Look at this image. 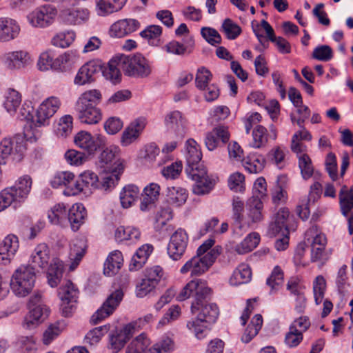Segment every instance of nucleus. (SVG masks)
Returning <instances> with one entry per match:
<instances>
[{
    "label": "nucleus",
    "mask_w": 353,
    "mask_h": 353,
    "mask_svg": "<svg viewBox=\"0 0 353 353\" xmlns=\"http://www.w3.org/2000/svg\"><path fill=\"white\" fill-rule=\"evenodd\" d=\"M212 290L207 285L205 281L201 279H194L188 282L176 296V300L183 301L190 297H194L191 305V312L196 314V319L210 324L216 321L219 316V308L214 303H205L211 296Z\"/></svg>",
    "instance_id": "nucleus-1"
},
{
    "label": "nucleus",
    "mask_w": 353,
    "mask_h": 353,
    "mask_svg": "<svg viewBox=\"0 0 353 353\" xmlns=\"http://www.w3.org/2000/svg\"><path fill=\"white\" fill-rule=\"evenodd\" d=\"M30 265L36 268L47 270L48 283L54 288L60 283L63 272V263L57 257L52 256L47 244L37 245L31 254Z\"/></svg>",
    "instance_id": "nucleus-2"
},
{
    "label": "nucleus",
    "mask_w": 353,
    "mask_h": 353,
    "mask_svg": "<svg viewBox=\"0 0 353 353\" xmlns=\"http://www.w3.org/2000/svg\"><path fill=\"white\" fill-rule=\"evenodd\" d=\"M99 90L93 89L84 92L77 99L74 112L80 122L85 124H96L101 120V113L97 107L101 100Z\"/></svg>",
    "instance_id": "nucleus-3"
},
{
    "label": "nucleus",
    "mask_w": 353,
    "mask_h": 353,
    "mask_svg": "<svg viewBox=\"0 0 353 353\" xmlns=\"http://www.w3.org/2000/svg\"><path fill=\"white\" fill-rule=\"evenodd\" d=\"M214 243L213 239L206 240L197 249L196 255L182 266L180 272L186 274L190 272L192 276H199L205 272L219 255L218 250L211 249Z\"/></svg>",
    "instance_id": "nucleus-4"
},
{
    "label": "nucleus",
    "mask_w": 353,
    "mask_h": 353,
    "mask_svg": "<svg viewBox=\"0 0 353 353\" xmlns=\"http://www.w3.org/2000/svg\"><path fill=\"white\" fill-rule=\"evenodd\" d=\"M40 137V132H33L31 136L28 130H26L23 134H18L12 138L2 140L0 143V165L5 164V160L9 157L14 161H21L27 148L26 140L37 141Z\"/></svg>",
    "instance_id": "nucleus-5"
},
{
    "label": "nucleus",
    "mask_w": 353,
    "mask_h": 353,
    "mask_svg": "<svg viewBox=\"0 0 353 353\" xmlns=\"http://www.w3.org/2000/svg\"><path fill=\"white\" fill-rule=\"evenodd\" d=\"M36 272L30 265H21L14 270L10 279V288L19 297L28 295L34 287Z\"/></svg>",
    "instance_id": "nucleus-6"
},
{
    "label": "nucleus",
    "mask_w": 353,
    "mask_h": 353,
    "mask_svg": "<svg viewBox=\"0 0 353 353\" xmlns=\"http://www.w3.org/2000/svg\"><path fill=\"white\" fill-rule=\"evenodd\" d=\"M120 68L127 76L146 78L152 73L150 61L141 54L120 55Z\"/></svg>",
    "instance_id": "nucleus-7"
},
{
    "label": "nucleus",
    "mask_w": 353,
    "mask_h": 353,
    "mask_svg": "<svg viewBox=\"0 0 353 353\" xmlns=\"http://www.w3.org/2000/svg\"><path fill=\"white\" fill-rule=\"evenodd\" d=\"M305 234L307 236L313 238L311 244V261L318 263L319 266H323L331 255V252L326 250L327 239L325 235L318 232L316 225L311 227Z\"/></svg>",
    "instance_id": "nucleus-8"
},
{
    "label": "nucleus",
    "mask_w": 353,
    "mask_h": 353,
    "mask_svg": "<svg viewBox=\"0 0 353 353\" xmlns=\"http://www.w3.org/2000/svg\"><path fill=\"white\" fill-rule=\"evenodd\" d=\"M61 105L60 99L51 96L46 99L39 106L35 114V127L49 125L50 119L58 111Z\"/></svg>",
    "instance_id": "nucleus-9"
},
{
    "label": "nucleus",
    "mask_w": 353,
    "mask_h": 353,
    "mask_svg": "<svg viewBox=\"0 0 353 353\" xmlns=\"http://www.w3.org/2000/svg\"><path fill=\"white\" fill-rule=\"evenodd\" d=\"M123 297L122 290L118 289L110 294L102 305L92 314L90 322L98 324L113 314Z\"/></svg>",
    "instance_id": "nucleus-10"
},
{
    "label": "nucleus",
    "mask_w": 353,
    "mask_h": 353,
    "mask_svg": "<svg viewBox=\"0 0 353 353\" xmlns=\"http://www.w3.org/2000/svg\"><path fill=\"white\" fill-rule=\"evenodd\" d=\"M77 288L70 281H64L59 289V296L61 300V310L65 316H70L75 308L79 297Z\"/></svg>",
    "instance_id": "nucleus-11"
},
{
    "label": "nucleus",
    "mask_w": 353,
    "mask_h": 353,
    "mask_svg": "<svg viewBox=\"0 0 353 353\" xmlns=\"http://www.w3.org/2000/svg\"><path fill=\"white\" fill-rule=\"evenodd\" d=\"M57 15V10L51 6L35 9L28 16L29 23L35 28H46L51 25Z\"/></svg>",
    "instance_id": "nucleus-12"
},
{
    "label": "nucleus",
    "mask_w": 353,
    "mask_h": 353,
    "mask_svg": "<svg viewBox=\"0 0 353 353\" xmlns=\"http://www.w3.org/2000/svg\"><path fill=\"white\" fill-rule=\"evenodd\" d=\"M188 243V236L186 232L179 228L170 236L168 245V253L171 259L178 261L184 254Z\"/></svg>",
    "instance_id": "nucleus-13"
},
{
    "label": "nucleus",
    "mask_w": 353,
    "mask_h": 353,
    "mask_svg": "<svg viewBox=\"0 0 353 353\" xmlns=\"http://www.w3.org/2000/svg\"><path fill=\"white\" fill-rule=\"evenodd\" d=\"M74 143L78 147L91 154L103 147L105 144V140L104 137L100 134L92 137L88 132L81 131L74 137Z\"/></svg>",
    "instance_id": "nucleus-14"
},
{
    "label": "nucleus",
    "mask_w": 353,
    "mask_h": 353,
    "mask_svg": "<svg viewBox=\"0 0 353 353\" xmlns=\"http://www.w3.org/2000/svg\"><path fill=\"white\" fill-rule=\"evenodd\" d=\"M133 333L125 325L123 328L112 330L108 334L107 347L111 353L119 352L132 336Z\"/></svg>",
    "instance_id": "nucleus-15"
},
{
    "label": "nucleus",
    "mask_w": 353,
    "mask_h": 353,
    "mask_svg": "<svg viewBox=\"0 0 353 353\" xmlns=\"http://www.w3.org/2000/svg\"><path fill=\"white\" fill-rule=\"evenodd\" d=\"M263 203L258 196L249 199L246 204V223L253 227L264 219L263 214Z\"/></svg>",
    "instance_id": "nucleus-16"
},
{
    "label": "nucleus",
    "mask_w": 353,
    "mask_h": 353,
    "mask_svg": "<svg viewBox=\"0 0 353 353\" xmlns=\"http://www.w3.org/2000/svg\"><path fill=\"white\" fill-rule=\"evenodd\" d=\"M101 71V67L94 61H88L83 65L77 72L74 83L77 85H83L90 83L95 80L96 75Z\"/></svg>",
    "instance_id": "nucleus-17"
},
{
    "label": "nucleus",
    "mask_w": 353,
    "mask_h": 353,
    "mask_svg": "<svg viewBox=\"0 0 353 353\" xmlns=\"http://www.w3.org/2000/svg\"><path fill=\"white\" fill-rule=\"evenodd\" d=\"M139 26V22L134 19L119 20L110 26L109 34L111 37L122 38L135 32Z\"/></svg>",
    "instance_id": "nucleus-18"
},
{
    "label": "nucleus",
    "mask_w": 353,
    "mask_h": 353,
    "mask_svg": "<svg viewBox=\"0 0 353 353\" xmlns=\"http://www.w3.org/2000/svg\"><path fill=\"white\" fill-rule=\"evenodd\" d=\"M230 134L227 127L220 125L215 127L206 134L205 144L206 148L212 151L219 146L220 143L225 144L230 139Z\"/></svg>",
    "instance_id": "nucleus-19"
},
{
    "label": "nucleus",
    "mask_w": 353,
    "mask_h": 353,
    "mask_svg": "<svg viewBox=\"0 0 353 353\" xmlns=\"http://www.w3.org/2000/svg\"><path fill=\"white\" fill-rule=\"evenodd\" d=\"M29 312L24 317L22 325L26 329H32L43 322L49 315L50 310L46 305L29 307Z\"/></svg>",
    "instance_id": "nucleus-20"
},
{
    "label": "nucleus",
    "mask_w": 353,
    "mask_h": 353,
    "mask_svg": "<svg viewBox=\"0 0 353 353\" xmlns=\"http://www.w3.org/2000/svg\"><path fill=\"white\" fill-rule=\"evenodd\" d=\"M165 124L168 131L176 137H183L185 134L186 120L178 110L169 112L165 117Z\"/></svg>",
    "instance_id": "nucleus-21"
},
{
    "label": "nucleus",
    "mask_w": 353,
    "mask_h": 353,
    "mask_svg": "<svg viewBox=\"0 0 353 353\" xmlns=\"http://www.w3.org/2000/svg\"><path fill=\"white\" fill-rule=\"evenodd\" d=\"M21 31L18 22L10 17H0V41L8 42L16 39Z\"/></svg>",
    "instance_id": "nucleus-22"
},
{
    "label": "nucleus",
    "mask_w": 353,
    "mask_h": 353,
    "mask_svg": "<svg viewBox=\"0 0 353 353\" xmlns=\"http://www.w3.org/2000/svg\"><path fill=\"white\" fill-rule=\"evenodd\" d=\"M119 152V148L117 146L106 148L99 157V165L105 171H112L119 163H122L124 165V161L117 159Z\"/></svg>",
    "instance_id": "nucleus-23"
},
{
    "label": "nucleus",
    "mask_w": 353,
    "mask_h": 353,
    "mask_svg": "<svg viewBox=\"0 0 353 353\" xmlns=\"http://www.w3.org/2000/svg\"><path fill=\"white\" fill-rule=\"evenodd\" d=\"M160 186L155 183L147 185L143 191L141 198L140 210L146 212L154 208L160 194Z\"/></svg>",
    "instance_id": "nucleus-24"
},
{
    "label": "nucleus",
    "mask_w": 353,
    "mask_h": 353,
    "mask_svg": "<svg viewBox=\"0 0 353 353\" xmlns=\"http://www.w3.org/2000/svg\"><path fill=\"white\" fill-rule=\"evenodd\" d=\"M290 216L289 210L286 208H281L274 216V220L270 223L268 233L271 236H276L279 233H289L287 224Z\"/></svg>",
    "instance_id": "nucleus-25"
},
{
    "label": "nucleus",
    "mask_w": 353,
    "mask_h": 353,
    "mask_svg": "<svg viewBox=\"0 0 353 353\" xmlns=\"http://www.w3.org/2000/svg\"><path fill=\"white\" fill-rule=\"evenodd\" d=\"M146 125V119L140 117L132 122L123 131L121 137V143L128 146L134 142L140 135Z\"/></svg>",
    "instance_id": "nucleus-26"
},
{
    "label": "nucleus",
    "mask_w": 353,
    "mask_h": 353,
    "mask_svg": "<svg viewBox=\"0 0 353 353\" xmlns=\"http://www.w3.org/2000/svg\"><path fill=\"white\" fill-rule=\"evenodd\" d=\"M6 64L10 69H21L32 63L30 54L24 50L10 52L6 54Z\"/></svg>",
    "instance_id": "nucleus-27"
},
{
    "label": "nucleus",
    "mask_w": 353,
    "mask_h": 353,
    "mask_svg": "<svg viewBox=\"0 0 353 353\" xmlns=\"http://www.w3.org/2000/svg\"><path fill=\"white\" fill-rule=\"evenodd\" d=\"M125 165L122 163H117V166L112 170L109 171L110 173L99 178L98 188L103 191H110L113 189L120 179V175L123 172Z\"/></svg>",
    "instance_id": "nucleus-28"
},
{
    "label": "nucleus",
    "mask_w": 353,
    "mask_h": 353,
    "mask_svg": "<svg viewBox=\"0 0 353 353\" xmlns=\"http://www.w3.org/2000/svg\"><path fill=\"white\" fill-rule=\"evenodd\" d=\"M86 216L87 212L84 206L81 203H75L68 210V223L73 231H77L84 223Z\"/></svg>",
    "instance_id": "nucleus-29"
},
{
    "label": "nucleus",
    "mask_w": 353,
    "mask_h": 353,
    "mask_svg": "<svg viewBox=\"0 0 353 353\" xmlns=\"http://www.w3.org/2000/svg\"><path fill=\"white\" fill-rule=\"evenodd\" d=\"M61 17L67 24L80 25L89 19L90 12L86 8L67 9L62 11Z\"/></svg>",
    "instance_id": "nucleus-30"
},
{
    "label": "nucleus",
    "mask_w": 353,
    "mask_h": 353,
    "mask_svg": "<svg viewBox=\"0 0 353 353\" xmlns=\"http://www.w3.org/2000/svg\"><path fill=\"white\" fill-rule=\"evenodd\" d=\"M153 246L150 244H145L141 246L133 255L129 268L130 271H137L141 269L146 263L149 256L153 251Z\"/></svg>",
    "instance_id": "nucleus-31"
},
{
    "label": "nucleus",
    "mask_w": 353,
    "mask_h": 353,
    "mask_svg": "<svg viewBox=\"0 0 353 353\" xmlns=\"http://www.w3.org/2000/svg\"><path fill=\"white\" fill-rule=\"evenodd\" d=\"M32 185V179L29 175H23L18 179L14 185L10 187L14 190L15 196L23 203L30 192Z\"/></svg>",
    "instance_id": "nucleus-32"
},
{
    "label": "nucleus",
    "mask_w": 353,
    "mask_h": 353,
    "mask_svg": "<svg viewBox=\"0 0 353 353\" xmlns=\"http://www.w3.org/2000/svg\"><path fill=\"white\" fill-rule=\"evenodd\" d=\"M123 261L121 252L116 250L111 252L104 263V274L109 276L116 274L121 268Z\"/></svg>",
    "instance_id": "nucleus-33"
},
{
    "label": "nucleus",
    "mask_w": 353,
    "mask_h": 353,
    "mask_svg": "<svg viewBox=\"0 0 353 353\" xmlns=\"http://www.w3.org/2000/svg\"><path fill=\"white\" fill-rule=\"evenodd\" d=\"M67 206L64 203L54 205L48 212L49 221L54 225H65L68 223Z\"/></svg>",
    "instance_id": "nucleus-34"
},
{
    "label": "nucleus",
    "mask_w": 353,
    "mask_h": 353,
    "mask_svg": "<svg viewBox=\"0 0 353 353\" xmlns=\"http://www.w3.org/2000/svg\"><path fill=\"white\" fill-rule=\"evenodd\" d=\"M114 236L119 242L126 241L132 243L140 239L141 232L139 229L134 227L120 226L116 230Z\"/></svg>",
    "instance_id": "nucleus-35"
},
{
    "label": "nucleus",
    "mask_w": 353,
    "mask_h": 353,
    "mask_svg": "<svg viewBox=\"0 0 353 353\" xmlns=\"http://www.w3.org/2000/svg\"><path fill=\"white\" fill-rule=\"evenodd\" d=\"M85 252V243L82 239L74 241L70 246L69 256L72 261L70 270L73 271L79 264Z\"/></svg>",
    "instance_id": "nucleus-36"
},
{
    "label": "nucleus",
    "mask_w": 353,
    "mask_h": 353,
    "mask_svg": "<svg viewBox=\"0 0 353 353\" xmlns=\"http://www.w3.org/2000/svg\"><path fill=\"white\" fill-rule=\"evenodd\" d=\"M265 164L264 157L258 154H250L243 160V165L246 170L252 174L261 172Z\"/></svg>",
    "instance_id": "nucleus-37"
},
{
    "label": "nucleus",
    "mask_w": 353,
    "mask_h": 353,
    "mask_svg": "<svg viewBox=\"0 0 353 353\" xmlns=\"http://www.w3.org/2000/svg\"><path fill=\"white\" fill-rule=\"evenodd\" d=\"M251 277L252 272L250 266L248 264L241 263L233 272L230 283L232 285L247 283L251 280Z\"/></svg>",
    "instance_id": "nucleus-38"
},
{
    "label": "nucleus",
    "mask_w": 353,
    "mask_h": 353,
    "mask_svg": "<svg viewBox=\"0 0 353 353\" xmlns=\"http://www.w3.org/2000/svg\"><path fill=\"white\" fill-rule=\"evenodd\" d=\"M259 242L260 235L257 232H252L234 247V250L239 254H244L253 250Z\"/></svg>",
    "instance_id": "nucleus-39"
},
{
    "label": "nucleus",
    "mask_w": 353,
    "mask_h": 353,
    "mask_svg": "<svg viewBox=\"0 0 353 353\" xmlns=\"http://www.w3.org/2000/svg\"><path fill=\"white\" fill-rule=\"evenodd\" d=\"M188 192L181 187H168L167 189V201L176 206L183 205L188 199Z\"/></svg>",
    "instance_id": "nucleus-40"
},
{
    "label": "nucleus",
    "mask_w": 353,
    "mask_h": 353,
    "mask_svg": "<svg viewBox=\"0 0 353 353\" xmlns=\"http://www.w3.org/2000/svg\"><path fill=\"white\" fill-rule=\"evenodd\" d=\"M120 55L112 59L106 67L103 70V74L105 79L111 81L113 83L120 81L121 74L120 70Z\"/></svg>",
    "instance_id": "nucleus-41"
},
{
    "label": "nucleus",
    "mask_w": 353,
    "mask_h": 353,
    "mask_svg": "<svg viewBox=\"0 0 353 353\" xmlns=\"http://www.w3.org/2000/svg\"><path fill=\"white\" fill-rule=\"evenodd\" d=\"M139 195V189L137 185H125L120 192V201L123 208H130Z\"/></svg>",
    "instance_id": "nucleus-42"
},
{
    "label": "nucleus",
    "mask_w": 353,
    "mask_h": 353,
    "mask_svg": "<svg viewBox=\"0 0 353 353\" xmlns=\"http://www.w3.org/2000/svg\"><path fill=\"white\" fill-rule=\"evenodd\" d=\"M150 344V339L145 333H141L127 345L125 353H145Z\"/></svg>",
    "instance_id": "nucleus-43"
},
{
    "label": "nucleus",
    "mask_w": 353,
    "mask_h": 353,
    "mask_svg": "<svg viewBox=\"0 0 353 353\" xmlns=\"http://www.w3.org/2000/svg\"><path fill=\"white\" fill-rule=\"evenodd\" d=\"M185 156L187 165H195L201 160L202 154L199 146L193 139H189L185 143Z\"/></svg>",
    "instance_id": "nucleus-44"
},
{
    "label": "nucleus",
    "mask_w": 353,
    "mask_h": 353,
    "mask_svg": "<svg viewBox=\"0 0 353 353\" xmlns=\"http://www.w3.org/2000/svg\"><path fill=\"white\" fill-rule=\"evenodd\" d=\"M21 103V94L14 90L8 89L3 102V107L10 114H14Z\"/></svg>",
    "instance_id": "nucleus-45"
},
{
    "label": "nucleus",
    "mask_w": 353,
    "mask_h": 353,
    "mask_svg": "<svg viewBox=\"0 0 353 353\" xmlns=\"http://www.w3.org/2000/svg\"><path fill=\"white\" fill-rule=\"evenodd\" d=\"M14 190L7 188L0 192V212L12 205L14 209L19 208L21 201L15 196Z\"/></svg>",
    "instance_id": "nucleus-46"
},
{
    "label": "nucleus",
    "mask_w": 353,
    "mask_h": 353,
    "mask_svg": "<svg viewBox=\"0 0 353 353\" xmlns=\"http://www.w3.org/2000/svg\"><path fill=\"white\" fill-rule=\"evenodd\" d=\"M34 112V108L30 102H25L19 111V113L18 114V118L20 120H26L27 121H30V129H26V130H28L29 134L32 136L33 132H39L37 130L35 129V115L33 116Z\"/></svg>",
    "instance_id": "nucleus-47"
},
{
    "label": "nucleus",
    "mask_w": 353,
    "mask_h": 353,
    "mask_svg": "<svg viewBox=\"0 0 353 353\" xmlns=\"http://www.w3.org/2000/svg\"><path fill=\"white\" fill-rule=\"evenodd\" d=\"M252 141L250 145L254 148L264 147L268 141V133L267 129L261 125H256L252 130Z\"/></svg>",
    "instance_id": "nucleus-48"
},
{
    "label": "nucleus",
    "mask_w": 353,
    "mask_h": 353,
    "mask_svg": "<svg viewBox=\"0 0 353 353\" xmlns=\"http://www.w3.org/2000/svg\"><path fill=\"white\" fill-rule=\"evenodd\" d=\"M286 181L287 179L283 175L279 176L277 178L276 184L272 192V202L275 205L285 202L287 199V192L285 190Z\"/></svg>",
    "instance_id": "nucleus-49"
},
{
    "label": "nucleus",
    "mask_w": 353,
    "mask_h": 353,
    "mask_svg": "<svg viewBox=\"0 0 353 353\" xmlns=\"http://www.w3.org/2000/svg\"><path fill=\"white\" fill-rule=\"evenodd\" d=\"M66 324L63 321H58L49 325L43 334V342L46 345L50 344L65 328Z\"/></svg>",
    "instance_id": "nucleus-50"
},
{
    "label": "nucleus",
    "mask_w": 353,
    "mask_h": 353,
    "mask_svg": "<svg viewBox=\"0 0 353 353\" xmlns=\"http://www.w3.org/2000/svg\"><path fill=\"white\" fill-rule=\"evenodd\" d=\"M84 194H90L98 188L99 177L93 172L87 170L80 174Z\"/></svg>",
    "instance_id": "nucleus-51"
},
{
    "label": "nucleus",
    "mask_w": 353,
    "mask_h": 353,
    "mask_svg": "<svg viewBox=\"0 0 353 353\" xmlns=\"http://www.w3.org/2000/svg\"><path fill=\"white\" fill-rule=\"evenodd\" d=\"M192 187V191L195 194L203 195L208 194L215 185V180L210 178L208 174L198 180H195Z\"/></svg>",
    "instance_id": "nucleus-52"
},
{
    "label": "nucleus",
    "mask_w": 353,
    "mask_h": 353,
    "mask_svg": "<svg viewBox=\"0 0 353 353\" xmlns=\"http://www.w3.org/2000/svg\"><path fill=\"white\" fill-rule=\"evenodd\" d=\"M161 34L162 28L160 26L150 25L140 32V36L147 39L150 45L157 46L159 45Z\"/></svg>",
    "instance_id": "nucleus-53"
},
{
    "label": "nucleus",
    "mask_w": 353,
    "mask_h": 353,
    "mask_svg": "<svg viewBox=\"0 0 353 353\" xmlns=\"http://www.w3.org/2000/svg\"><path fill=\"white\" fill-rule=\"evenodd\" d=\"M339 204L343 215L347 216L353 208V193L347 192V185L341 187L339 192Z\"/></svg>",
    "instance_id": "nucleus-54"
},
{
    "label": "nucleus",
    "mask_w": 353,
    "mask_h": 353,
    "mask_svg": "<svg viewBox=\"0 0 353 353\" xmlns=\"http://www.w3.org/2000/svg\"><path fill=\"white\" fill-rule=\"evenodd\" d=\"M283 281L284 272L280 266L276 265L267 279L266 284L270 288L271 292H274L283 285Z\"/></svg>",
    "instance_id": "nucleus-55"
},
{
    "label": "nucleus",
    "mask_w": 353,
    "mask_h": 353,
    "mask_svg": "<svg viewBox=\"0 0 353 353\" xmlns=\"http://www.w3.org/2000/svg\"><path fill=\"white\" fill-rule=\"evenodd\" d=\"M18 237L14 234H8L3 241L0 247V255L7 254L8 256H13L19 248Z\"/></svg>",
    "instance_id": "nucleus-56"
},
{
    "label": "nucleus",
    "mask_w": 353,
    "mask_h": 353,
    "mask_svg": "<svg viewBox=\"0 0 353 353\" xmlns=\"http://www.w3.org/2000/svg\"><path fill=\"white\" fill-rule=\"evenodd\" d=\"M74 177V174L69 171L57 172L50 180V184L52 188H58L60 187H65L66 188L70 180Z\"/></svg>",
    "instance_id": "nucleus-57"
},
{
    "label": "nucleus",
    "mask_w": 353,
    "mask_h": 353,
    "mask_svg": "<svg viewBox=\"0 0 353 353\" xmlns=\"http://www.w3.org/2000/svg\"><path fill=\"white\" fill-rule=\"evenodd\" d=\"M212 79V74L209 70L204 67L199 68L195 79L196 87L201 90H205Z\"/></svg>",
    "instance_id": "nucleus-58"
},
{
    "label": "nucleus",
    "mask_w": 353,
    "mask_h": 353,
    "mask_svg": "<svg viewBox=\"0 0 353 353\" xmlns=\"http://www.w3.org/2000/svg\"><path fill=\"white\" fill-rule=\"evenodd\" d=\"M206 324L205 322H203L196 318L194 320L188 321L186 326L190 331L194 334L197 339H201L207 334L208 325Z\"/></svg>",
    "instance_id": "nucleus-59"
},
{
    "label": "nucleus",
    "mask_w": 353,
    "mask_h": 353,
    "mask_svg": "<svg viewBox=\"0 0 353 353\" xmlns=\"http://www.w3.org/2000/svg\"><path fill=\"white\" fill-rule=\"evenodd\" d=\"M108 330V326L103 325L97 327L91 330H90L85 335L84 338V342L85 343H88L91 345H95L98 343L101 337L107 333Z\"/></svg>",
    "instance_id": "nucleus-60"
},
{
    "label": "nucleus",
    "mask_w": 353,
    "mask_h": 353,
    "mask_svg": "<svg viewBox=\"0 0 353 353\" xmlns=\"http://www.w3.org/2000/svg\"><path fill=\"white\" fill-rule=\"evenodd\" d=\"M299 157V167L301 170L302 177L307 180L310 179L314 172V168L312 164V161L309 156L306 154L298 156Z\"/></svg>",
    "instance_id": "nucleus-61"
},
{
    "label": "nucleus",
    "mask_w": 353,
    "mask_h": 353,
    "mask_svg": "<svg viewBox=\"0 0 353 353\" xmlns=\"http://www.w3.org/2000/svg\"><path fill=\"white\" fill-rule=\"evenodd\" d=\"M163 49L169 54H172L178 56H183L186 53L190 54L192 52L190 48L185 46L183 44L172 40L165 44Z\"/></svg>",
    "instance_id": "nucleus-62"
},
{
    "label": "nucleus",
    "mask_w": 353,
    "mask_h": 353,
    "mask_svg": "<svg viewBox=\"0 0 353 353\" xmlns=\"http://www.w3.org/2000/svg\"><path fill=\"white\" fill-rule=\"evenodd\" d=\"M222 30L225 34L227 38L234 40L241 33V28L239 25L234 23L230 19H226L222 24Z\"/></svg>",
    "instance_id": "nucleus-63"
},
{
    "label": "nucleus",
    "mask_w": 353,
    "mask_h": 353,
    "mask_svg": "<svg viewBox=\"0 0 353 353\" xmlns=\"http://www.w3.org/2000/svg\"><path fill=\"white\" fill-rule=\"evenodd\" d=\"M17 343L21 349V353L37 352L35 339L32 336H22L18 339Z\"/></svg>",
    "instance_id": "nucleus-64"
}]
</instances>
